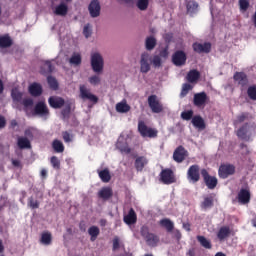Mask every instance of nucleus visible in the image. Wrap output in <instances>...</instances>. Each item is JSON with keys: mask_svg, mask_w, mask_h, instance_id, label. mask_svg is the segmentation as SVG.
I'll use <instances>...</instances> for the list:
<instances>
[{"mask_svg": "<svg viewBox=\"0 0 256 256\" xmlns=\"http://www.w3.org/2000/svg\"><path fill=\"white\" fill-rule=\"evenodd\" d=\"M231 237V228L229 226H222L217 232V238L219 241H225Z\"/></svg>", "mask_w": 256, "mask_h": 256, "instance_id": "23", "label": "nucleus"}, {"mask_svg": "<svg viewBox=\"0 0 256 256\" xmlns=\"http://www.w3.org/2000/svg\"><path fill=\"white\" fill-rule=\"evenodd\" d=\"M123 221L126 225H135V223H137V213H135L133 208H131L128 214L124 216Z\"/></svg>", "mask_w": 256, "mask_h": 256, "instance_id": "25", "label": "nucleus"}, {"mask_svg": "<svg viewBox=\"0 0 256 256\" xmlns=\"http://www.w3.org/2000/svg\"><path fill=\"white\" fill-rule=\"evenodd\" d=\"M181 118L184 119V121H191V119H193V110L183 111Z\"/></svg>", "mask_w": 256, "mask_h": 256, "instance_id": "50", "label": "nucleus"}, {"mask_svg": "<svg viewBox=\"0 0 256 256\" xmlns=\"http://www.w3.org/2000/svg\"><path fill=\"white\" fill-rule=\"evenodd\" d=\"M196 239L200 243L201 247H204V249L213 248V245L211 244V240L206 239L205 236L198 235Z\"/></svg>", "mask_w": 256, "mask_h": 256, "instance_id": "35", "label": "nucleus"}, {"mask_svg": "<svg viewBox=\"0 0 256 256\" xmlns=\"http://www.w3.org/2000/svg\"><path fill=\"white\" fill-rule=\"evenodd\" d=\"M12 165L13 167H21V161L12 159Z\"/></svg>", "mask_w": 256, "mask_h": 256, "instance_id": "63", "label": "nucleus"}, {"mask_svg": "<svg viewBox=\"0 0 256 256\" xmlns=\"http://www.w3.org/2000/svg\"><path fill=\"white\" fill-rule=\"evenodd\" d=\"M120 247H124V245H121L119 237L116 236L113 239L112 251H117L118 249H120Z\"/></svg>", "mask_w": 256, "mask_h": 256, "instance_id": "53", "label": "nucleus"}, {"mask_svg": "<svg viewBox=\"0 0 256 256\" xmlns=\"http://www.w3.org/2000/svg\"><path fill=\"white\" fill-rule=\"evenodd\" d=\"M28 91L32 97H41V95H43V86L37 82H34L30 84Z\"/></svg>", "mask_w": 256, "mask_h": 256, "instance_id": "20", "label": "nucleus"}, {"mask_svg": "<svg viewBox=\"0 0 256 256\" xmlns=\"http://www.w3.org/2000/svg\"><path fill=\"white\" fill-rule=\"evenodd\" d=\"M218 175L220 179H227L231 175H235V165L233 164H221L218 169Z\"/></svg>", "mask_w": 256, "mask_h": 256, "instance_id": "9", "label": "nucleus"}, {"mask_svg": "<svg viewBox=\"0 0 256 256\" xmlns=\"http://www.w3.org/2000/svg\"><path fill=\"white\" fill-rule=\"evenodd\" d=\"M83 35L86 37V39H89V37L91 36V28L89 24L84 26Z\"/></svg>", "mask_w": 256, "mask_h": 256, "instance_id": "58", "label": "nucleus"}, {"mask_svg": "<svg viewBox=\"0 0 256 256\" xmlns=\"http://www.w3.org/2000/svg\"><path fill=\"white\" fill-rule=\"evenodd\" d=\"M42 69H44L43 73H53V71H55V66H53L51 61L47 60L44 62Z\"/></svg>", "mask_w": 256, "mask_h": 256, "instance_id": "44", "label": "nucleus"}, {"mask_svg": "<svg viewBox=\"0 0 256 256\" xmlns=\"http://www.w3.org/2000/svg\"><path fill=\"white\" fill-rule=\"evenodd\" d=\"M140 235L143 237L148 247H157L159 245V237L157 234L149 232V226H142L140 228Z\"/></svg>", "mask_w": 256, "mask_h": 256, "instance_id": "1", "label": "nucleus"}, {"mask_svg": "<svg viewBox=\"0 0 256 256\" xmlns=\"http://www.w3.org/2000/svg\"><path fill=\"white\" fill-rule=\"evenodd\" d=\"M97 173L102 183H109V181H111V172L109 171V168H104L103 170H97Z\"/></svg>", "mask_w": 256, "mask_h": 256, "instance_id": "29", "label": "nucleus"}, {"mask_svg": "<svg viewBox=\"0 0 256 256\" xmlns=\"http://www.w3.org/2000/svg\"><path fill=\"white\" fill-rule=\"evenodd\" d=\"M18 125L19 123H17V120H11L10 129H15V127H17Z\"/></svg>", "mask_w": 256, "mask_h": 256, "instance_id": "64", "label": "nucleus"}, {"mask_svg": "<svg viewBox=\"0 0 256 256\" xmlns=\"http://www.w3.org/2000/svg\"><path fill=\"white\" fill-rule=\"evenodd\" d=\"M11 95L13 101H16L17 103L21 102V99H23V93L19 92L18 90H12Z\"/></svg>", "mask_w": 256, "mask_h": 256, "instance_id": "48", "label": "nucleus"}, {"mask_svg": "<svg viewBox=\"0 0 256 256\" xmlns=\"http://www.w3.org/2000/svg\"><path fill=\"white\" fill-rule=\"evenodd\" d=\"M186 157H187V150H185V147L178 146L173 153V160L176 163H183Z\"/></svg>", "mask_w": 256, "mask_h": 256, "instance_id": "14", "label": "nucleus"}, {"mask_svg": "<svg viewBox=\"0 0 256 256\" xmlns=\"http://www.w3.org/2000/svg\"><path fill=\"white\" fill-rule=\"evenodd\" d=\"M99 233H101V230H99V227L97 226H91L88 229V235H90V241H96L97 237H99Z\"/></svg>", "mask_w": 256, "mask_h": 256, "instance_id": "37", "label": "nucleus"}, {"mask_svg": "<svg viewBox=\"0 0 256 256\" xmlns=\"http://www.w3.org/2000/svg\"><path fill=\"white\" fill-rule=\"evenodd\" d=\"M69 13V6L64 2H61L54 9V15H58L59 17H65Z\"/></svg>", "mask_w": 256, "mask_h": 256, "instance_id": "26", "label": "nucleus"}, {"mask_svg": "<svg viewBox=\"0 0 256 256\" xmlns=\"http://www.w3.org/2000/svg\"><path fill=\"white\" fill-rule=\"evenodd\" d=\"M148 163H149V160L147 159V157H145V156H138L135 159L134 167H135L136 171L141 173V171H143V169H145V166Z\"/></svg>", "mask_w": 256, "mask_h": 256, "instance_id": "24", "label": "nucleus"}, {"mask_svg": "<svg viewBox=\"0 0 256 256\" xmlns=\"http://www.w3.org/2000/svg\"><path fill=\"white\" fill-rule=\"evenodd\" d=\"M116 111L118 113H129V111H131V106L126 102H120L116 104Z\"/></svg>", "mask_w": 256, "mask_h": 256, "instance_id": "38", "label": "nucleus"}, {"mask_svg": "<svg viewBox=\"0 0 256 256\" xmlns=\"http://www.w3.org/2000/svg\"><path fill=\"white\" fill-rule=\"evenodd\" d=\"M22 105H24V107H32L33 99H31V98L24 99L22 102Z\"/></svg>", "mask_w": 256, "mask_h": 256, "instance_id": "60", "label": "nucleus"}, {"mask_svg": "<svg viewBox=\"0 0 256 256\" xmlns=\"http://www.w3.org/2000/svg\"><path fill=\"white\" fill-rule=\"evenodd\" d=\"M116 149H118V151L122 153H126V155H129V153H131L129 144H127V141L125 140H118L116 143Z\"/></svg>", "mask_w": 256, "mask_h": 256, "instance_id": "32", "label": "nucleus"}, {"mask_svg": "<svg viewBox=\"0 0 256 256\" xmlns=\"http://www.w3.org/2000/svg\"><path fill=\"white\" fill-rule=\"evenodd\" d=\"M62 139L65 143H71V141H73V134H71L69 131H63Z\"/></svg>", "mask_w": 256, "mask_h": 256, "instance_id": "49", "label": "nucleus"}, {"mask_svg": "<svg viewBox=\"0 0 256 256\" xmlns=\"http://www.w3.org/2000/svg\"><path fill=\"white\" fill-rule=\"evenodd\" d=\"M249 117H251L249 112L241 113L240 115L237 116V123H243L244 121L249 120Z\"/></svg>", "mask_w": 256, "mask_h": 256, "instance_id": "52", "label": "nucleus"}, {"mask_svg": "<svg viewBox=\"0 0 256 256\" xmlns=\"http://www.w3.org/2000/svg\"><path fill=\"white\" fill-rule=\"evenodd\" d=\"M91 67L94 73H103L105 61L103 60V56L99 52L91 54Z\"/></svg>", "mask_w": 256, "mask_h": 256, "instance_id": "4", "label": "nucleus"}, {"mask_svg": "<svg viewBox=\"0 0 256 256\" xmlns=\"http://www.w3.org/2000/svg\"><path fill=\"white\" fill-rule=\"evenodd\" d=\"M13 45V39L9 34L0 36V49H7Z\"/></svg>", "mask_w": 256, "mask_h": 256, "instance_id": "28", "label": "nucleus"}, {"mask_svg": "<svg viewBox=\"0 0 256 256\" xmlns=\"http://www.w3.org/2000/svg\"><path fill=\"white\" fill-rule=\"evenodd\" d=\"M249 133V123H245L242 125L236 132L237 137L239 139H242L243 141H249L251 139L250 135H247Z\"/></svg>", "mask_w": 256, "mask_h": 256, "instance_id": "21", "label": "nucleus"}, {"mask_svg": "<svg viewBox=\"0 0 256 256\" xmlns=\"http://www.w3.org/2000/svg\"><path fill=\"white\" fill-rule=\"evenodd\" d=\"M34 114L40 115V117H47L49 115V108L45 102L40 101L34 107Z\"/></svg>", "mask_w": 256, "mask_h": 256, "instance_id": "16", "label": "nucleus"}, {"mask_svg": "<svg viewBox=\"0 0 256 256\" xmlns=\"http://www.w3.org/2000/svg\"><path fill=\"white\" fill-rule=\"evenodd\" d=\"M199 7V4L197 2H192L190 4L187 5V9L188 11H196V9Z\"/></svg>", "mask_w": 256, "mask_h": 256, "instance_id": "61", "label": "nucleus"}, {"mask_svg": "<svg viewBox=\"0 0 256 256\" xmlns=\"http://www.w3.org/2000/svg\"><path fill=\"white\" fill-rule=\"evenodd\" d=\"M138 133H140L141 137L148 139H156L157 135H159V130L147 126V124H145L144 121H139Z\"/></svg>", "mask_w": 256, "mask_h": 256, "instance_id": "2", "label": "nucleus"}, {"mask_svg": "<svg viewBox=\"0 0 256 256\" xmlns=\"http://www.w3.org/2000/svg\"><path fill=\"white\" fill-rule=\"evenodd\" d=\"M234 81H237L239 85L245 87V85H247V74L243 72H236L234 74Z\"/></svg>", "mask_w": 256, "mask_h": 256, "instance_id": "33", "label": "nucleus"}, {"mask_svg": "<svg viewBox=\"0 0 256 256\" xmlns=\"http://www.w3.org/2000/svg\"><path fill=\"white\" fill-rule=\"evenodd\" d=\"M40 241L42 245H51L53 241V236L51 235V232H43Z\"/></svg>", "mask_w": 256, "mask_h": 256, "instance_id": "36", "label": "nucleus"}, {"mask_svg": "<svg viewBox=\"0 0 256 256\" xmlns=\"http://www.w3.org/2000/svg\"><path fill=\"white\" fill-rule=\"evenodd\" d=\"M69 62L71 65H79L81 63V54L72 55Z\"/></svg>", "mask_w": 256, "mask_h": 256, "instance_id": "51", "label": "nucleus"}, {"mask_svg": "<svg viewBox=\"0 0 256 256\" xmlns=\"http://www.w3.org/2000/svg\"><path fill=\"white\" fill-rule=\"evenodd\" d=\"M195 53H211V43L205 42L204 44L196 42L192 45Z\"/></svg>", "mask_w": 256, "mask_h": 256, "instance_id": "17", "label": "nucleus"}, {"mask_svg": "<svg viewBox=\"0 0 256 256\" xmlns=\"http://www.w3.org/2000/svg\"><path fill=\"white\" fill-rule=\"evenodd\" d=\"M152 63H153V65H154V67H161V56H159V55H155L154 57H153V60H152Z\"/></svg>", "mask_w": 256, "mask_h": 256, "instance_id": "57", "label": "nucleus"}, {"mask_svg": "<svg viewBox=\"0 0 256 256\" xmlns=\"http://www.w3.org/2000/svg\"><path fill=\"white\" fill-rule=\"evenodd\" d=\"M160 57H162L163 59H167V57H169V48H163L160 53H159Z\"/></svg>", "mask_w": 256, "mask_h": 256, "instance_id": "59", "label": "nucleus"}, {"mask_svg": "<svg viewBox=\"0 0 256 256\" xmlns=\"http://www.w3.org/2000/svg\"><path fill=\"white\" fill-rule=\"evenodd\" d=\"M50 163L53 169H61V161L59 160V158H57V156H52L50 159Z\"/></svg>", "mask_w": 256, "mask_h": 256, "instance_id": "47", "label": "nucleus"}, {"mask_svg": "<svg viewBox=\"0 0 256 256\" xmlns=\"http://www.w3.org/2000/svg\"><path fill=\"white\" fill-rule=\"evenodd\" d=\"M52 149H54L55 153H63V151H65V146L63 145V142L55 139L52 142Z\"/></svg>", "mask_w": 256, "mask_h": 256, "instance_id": "39", "label": "nucleus"}, {"mask_svg": "<svg viewBox=\"0 0 256 256\" xmlns=\"http://www.w3.org/2000/svg\"><path fill=\"white\" fill-rule=\"evenodd\" d=\"M247 95L252 101H256V85L249 86L247 89Z\"/></svg>", "mask_w": 256, "mask_h": 256, "instance_id": "46", "label": "nucleus"}, {"mask_svg": "<svg viewBox=\"0 0 256 256\" xmlns=\"http://www.w3.org/2000/svg\"><path fill=\"white\" fill-rule=\"evenodd\" d=\"M90 85H99L101 83V78L98 75H93L89 78Z\"/></svg>", "mask_w": 256, "mask_h": 256, "instance_id": "55", "label": "nucleus"}, {"mask_svg": "<svg viewBox=\"0 0 256 256\" xmlns=\"http://www.w3.org/2000/svg\"><path fill=\"white\" fill-rule=\"evenodd\" d=\"M207 101H209V96H207L206 92H199L194 94L193 105L195 107H204L205 105H207Z\"/></svg>", "mask_w": 256, "mask_h": 256, "instance_id": "13", "label": "nucleus"}, {"mask_svg": "<svg viewBox=\"0 0 256 256\" xmlns=\"http://www.w3.org/2000/svg\"><path fill=\"white\" fill-rule=\"evenodd\" d=\"M62 117L63 119H69V115H71V106H68L66 108H64L62 111Z\"/></svg>", "mask_w": 256, "mask_h": 256, "instance_id": "56", "label": "nucleus"}, {"mask_svg": "<svg viewBox=\"0 0 256 256\" xmlns=\"http://www.w3.org/2000/svg\"><path fill=\"white\" fill-rule=\"evenodd\" d=\"M5 127H7V120L5 116L0 115V129H5Z\"/></svg>", "mask_w": 256, "mask_h": 256, "instance_id": "62", "label": "nucleus"}, {"mask_svg": "<svg viewBox=\"0 0 256 256\" xmlns=\"http://www.w3.org/2000/svg\"><path fill=\"white\" fill-rule=\"evenodd\" d=\"M145 45H146L147 51H153V49H155L157 45V39H155V37L153 36H150L146 38Z\"/></svg>", "mask_w": 256, "mask_h": 256, "instance_id": "40", "label": "nucleus"}, {"mask_svg": "<svg viewBox=\"0 0 256 256\" xmlns=\"http://www.w3.org/2000/svg\"><path fill=\"white\" fill-rule=\"evenodd\" d=\"M48 103L52 109H61V107L65 105V99L59 96H50L48 98Z\"/></svg>", "mask_w": 256, "mask_h": 256, "instance_id": "18", "label": "nucleus"}, {"mask_svg": "<svg viewBox=\"0 0 256 256\" xmlns=\"http://www.w3.org/2000/svg\"><path fill=\"white\" fill-rule=\"evenodd\" d=\"M90 16L95 18L101 15V4L98 0H92L88 6Z\"/></svg>", "mask_w": 256, "mask_h": 256, "instance_id": "15", "label": "nucleus"}, {"mask_svg": "<svg viewBox=\"0 0 256 256\" xmlns=\"http://www.w3.org/2000/svg\"><path fill=\"white\" fill-rule=\"evenodd\" d=\"M136 7L140 11H147V9L149 8V0H138L136 3Z\"/></svg>", "mask_w": 256, "mask_h": 256, "instance_id": "43", "label": "nucleus"}, {"mask_svg": "<svg viewBox=\"0 0 256 256\" xmlns=\"http://www.w3.org/2000/svg\"><path fill=\"white\" fill-rule=\"evenodd\" d=\"M148 105L152 113H162L163 111V104H161L159 97L155 94L148 97Z\"/></svg>", "mask_w": 256, "mask_h": 256, "instance_id": "8", "label": "nucleus"}, {"mask_svg": "<svg viewBox=\"0 0 256 256\" xmlns=\"http://www.w3.org/2000/svg\"><path fill=\"white\" fill-rule=\"evenodd\" d=\"M149 61H151L149 53H142L140 58V73H149L151 71V63Z\"/></svg>", "mask_w": 256, "mask_h": 256, "instance_id": "12", "label": "nucleus"}, {"mask_svg": "<svg viewBox=\"0 0 256 256\" xmlns=\"http://www.w3.org/2000/svg\"><path fill=\"white\" fill-rule=\"evenodd\" d=\"M39 200L35 199V197L33 196H30L28 198V201H27V206L30 208V209H39Z\"/></svg>", "mask_w": 256, "mask_h": 256, "instance_id": "42", "label": "nucleus"}, {"mask_svg": "<svg viewBox=\"0 0 256 256\" xmlns=\"http://www.w3.org/2000/svg\"><path fill=\"white\" fill-rule=\"evenodd\" d=\"M187 180L189 183H199L201 180V168L199 165H191L187 170Z\"/></svg>", "mask_w": 256, "mask_h": 256, "instance_id": "7", "label": "nucleus"}, {"mask_svg": "<svg viewBox=\"0 0 256 256\" xmlns=\"http://www.w3.org/2000/svg\"><path fill=\"white\" fill-rule=\"evenodd\" d=\"M201 78V73L198 70H190L186 76L188 83H197Z\"/></svg>", "mask_w": 256, "mask_h": 256, "instance_id": "30", "label": "nucleus"}, {"mask_svg": "<svg viewBox=\"0 0 256 256\" xmlns=\"http://www.w3.org/2000/svg\"><path fill=\"white\" fill-rule=\"evenodd\" d=\"M193 89V86L189 83H184L182 85V90L180 93L181 97H187V95L189 94V91H191Z\"/></svg>", "mask_w": 256, "mask_h": 256, "instance_id": "45", "label": "nucleus"}, {"mask_svg": "<svg viewBox=\"0 0 256 256\" xmlns=\"http://www.w3.org/2000/svg\"><path fill=\"white\" fill-rule=\"evenodd\" d=\"M192 125L196 128L199 129L200 131H203L206 127L205 125V120L199 115L194 116L192 118Z\"/></svg>", "mask_w": 256, "mask_h": 256, "instance_id": "31", "label": "nucleus"}, {"mask_svg": "<svg viewBox=\"0 0 256 256\" xmlns=\"http://www.w3.org/2000/svg\"><path fill=\"white\" fill-rule=\"evenodd\" d=\"M237 201L240 205H249L251 203V191L249 188H242L238 192Z\"/></svg>", "mask_w": 256, "mask_h": 256, "instance_id": "11", "label": "nucleus"}, {"mask_svg": "<svg viewBox=\"0 0 256 256\" xmlns=\"http://www.w3.org/2000/svg\"><path fill=\"white\" fill-rule=\"evenodd\" d=\"M47 82H48L50 89H52L53 91H57V89H59V83L57 82V79H55V77L48 76Z\"/></svg>", "mask_w": 256, "mask_h": 256, "instance_id": "41", "label": "nucleus"}, {"mask_svg": "<svg viewBox=\"0 0 256 256\" xmlns=\"http://www.w3.org/2000/svg\"><path fill=\"white\" fill-rule=\"evenodd\" d=\"M172 63L176 67H183V65H185V63H187V54L182 50H177L172 55Z\"/></svg>", "mask_w": 256, "mask_h": 256, "instance_id": "10", "label": "nucleus"}, {"mask_svg": "<svg viewBox=\"0 0 256 256\" xmlns=\"http://www.w3.org/2000/svg\"><path fill=\"white\" fill-rule=\"evenodd\" d=\"M98 197L103 201H109L113 197V189L109 186L102 187L98 192Z\"/></svg>", "mask_w": 256, "mask_h": 256, "instance_id": "22", "label": "nucleus"}, {"mask_svg": "<svg viewBox=\"0 0 256 256\" xmlns=\"http://www.w3.org/2000/svg\"><path fill=\"white\" fill-rule=\"evenodd\" d=\"M19 149H31V141L27 137H19L17 140Z\"/></svg>", "mask_w": 256, "mask_h": 256, "instance_id": "34", "label": "nucleus"}, {"mask_svg": "<svg viewBox=\"0 0 256 256\" xmlns=\"http://www.w3.org/2000/svg\"><path fill=\"white\" fill-rule=\"evenodd\" d=\"M240 11H247L249 9V0H239Z\"/></svg>", "mask_w": 256, "mask_h": 256, "instance_id": "54", "label": "nucleus"}, {"mask_svg": "<svg viewBox=\"0 0 256 256\" xmlns=\"http://www.w3.org/2000/svg\"><path fill=\"white\" fill-rule=\"evenodd\" d=\"M214 205H215V196H213V194L204 196L203 201L200 203V207L203 211L212 209Z\"/></svg>", "mask_w": 256, "mask_h": 256, "instance_id": "19", "label": "nucleus"}, {"mask_svg": "<svg viewBox=\"0 0 256 256\" xmlns=\"http://www.w3.org/2000/svg\"><path fill=\"white\" fill-rule=\"evenodd\" d=\"M160 227H163V229H166L168 233H171L175 229V223L171 221L169 218H163L159 221Z\"/></svg>", "mask_w": 256, "mask_h": 256, "instance_id": "27", "label": "nucleus"}, {"mask_svg": "<svg viewBox=\"0 0 256 256\" xmlns=\"http://www.w3.org/2000/svg\"><path fill=\"white\" fill-rule=\"evenodd\" d=\"M79 93V97L82 99V101H90V103H93L94 105L99 103V97L91 93V90L87 88L85 84H81L79 86Z\"/></svg>", "mask_w": 256, "mask_h": 256, "instance_id": "3", "label": "nucleus"}, {"mask_svg": "<svg viewBox=\"0 0 256 256\" xmlns=\"http://www.w3.org/2000/svg\"><path fill=\"white\" fill-rule=\"evenodd\" d=\"M201 177L203 179L204 184L206 185L207 189L213 191L219 185V180L216 176H211L209 171L205 168L201 169Z\"/></svg>", "mask_w": 256, "mask_h": 256, "instance_id": "5", "label": "nucleus"}, {"mask_svg": "<svg viewBox=\"0 0 256 256\" xmlns=\"http://www.w3.org/2000/svg\"><path fill=\"white\" fill-rule=\"evenodd\" d=\"M159 176L163 185H173V183H177V177H175V172H173L171 168L162 169Z\"/></svg>", "mask_w": 256, "mask_h": 256, "instance_id": "6", "label": "nucleus"}]
</instances>
